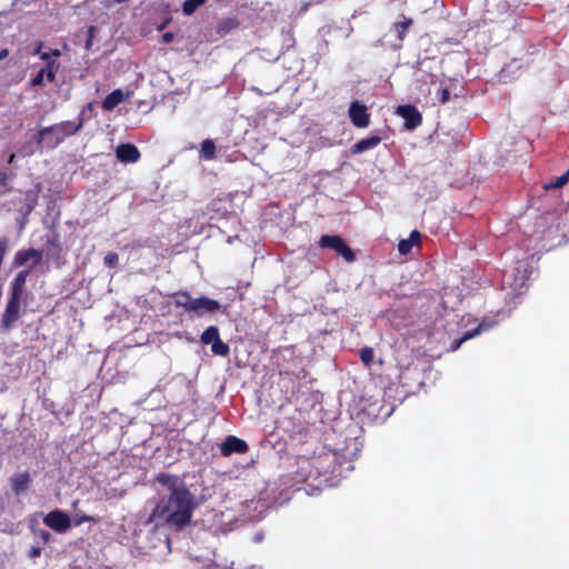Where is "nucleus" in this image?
Instances as JSON below:
<instances>
[{"label":"nucleus","instance_id":"1","mask_svg":"<svg viewBox=\"0 0 569 569\" xmlns=\"http://www.w3.org/2000/svg\"><path fill=\"white\" fill-rule=\"evenodd\" d=\"M156 481L167 488L168 495L159 499L147 522L181 531L191 523L193 511L198 508L196 496L176 475L158 473Z\"/></svg>","mask_w":569,"mask_h":569},{"label":"nucleus","instance_id":"18","mask_svg":"<svg viewBox=\"0 0 569 569\" xmlns=\"http://www.w3.org/2000/svg\"><path fill=\"white\" fill-rule=\"evenodd\" d=\"M200 157L204 160H212L216 157V144L213 140L207 139L201 143Z\"/></svg>","mask_w":569,"mask_h":569},{"label":"nucleus","instance_id":"13","mask_svg":"<svg viewBox=\"0 0 569 569\" xmlns=\"http://www.w3.org/2000/svg\"><path fill=\"white\" fill-rule=\"evenodd\" d=\"M30 482H31V477H30V473L27 471L14 475L10 479L11 489L14 492V495H17V496L24 492L29 488Z\"/></svg>","mask_w":569,"mask_h":569},{"label":"nucleus","instance_id":"20","mask_svg":"<svg viewBox=\"0 0 569 569\" xmlns=\"http://www.w3.org/2000/svg\"><path fill=\"white\" fill-rule=\"evenodd\" d=\"M569 181V169L556 180L546 182L543 184L545 190L562 188Z\"/></svg>","mask_w":569,"mask_h":569},{"label":"nucleus","instance_id":"21","mask_svg":"<svg viewBox=\"0 0 569 569\" xmlns=\"http://www.w3.org/2000/svg\"><path fill=\"white\" fill-rule=\"evenodd\" d=\"M211 351L216 356L227 357L230 353L228 343L223 342L220 338L211 345Z\"/></svg>","mask_w":569,"mask_h":569},{"label":"nucleus","instance_id":"37","mask_svg":"<svg viewBox=\"0 0 569 569\" xmlns=\"http://www.w3.org/2000/svg\"><path fill=\"white\" fill-rule=\"evenodd\" d=\"M48 243H52L53 246H57L56 241H48Z\"/></svg>","mask_w":569,"mask_h":569},{"label":"nucleus","instance_id":"35","mask_svg":"<svg viewBox=\"0 0 569 569\" xmlns=\"http://www.w3.org/2000/svg\"><path fill=\"white\" fill-rule=\"evenodd\" d=\"M41 47H42V44L40 43V44L38 46V48L34 50V53H40V49H41Z\"/></svg>","mask_w":569,"mask_h":569},{"label":"nucleus","instance_id":"4","mask_svg":"<svg viewBox=\"0 0 569 569\" xmlns=\"http://www.w3.org/2000/svg\"><path fill=\"white\" fill-rule=\"evenodd\" d=\"M170 297L174 307L183 308L186 312H192L197 316H202L204 312H214L220 308L217 300L208 297L192 298L188 291H177Z\"/></svg>","mask_w":569,"mask_h":569},{"label":"nucleus","instance_id":"10","mask_svg":"<svg viewBox=\"0 0 569 569\" xmlns=\"http://www.w3.org/2000/svg\"><path fill=\"white\" fill-rule=\"evenodd\" d=\"M116 156L123 163H134L141 158L139 149L132 143L119 144L116 149Z\"/></svg>","mask_w":569,"mask_h":569},{"label":"nucleus","instance_id":"5","mask_svg":"<svg viewBox=\"0 0 569 569\" xmlns=\"http://www.w3.org/2000/svg\"><path fill=\"white\" fill-rule=\"evenodd\" d=\"M319 246L321 248H327L336 251L340 254L347 262H352L356 259L355 252L346 243V241L337 234H325L319 240Z\"/></svg>","mask_w":569,"mask_h":569},{"label":"nucleus","instance_id":"26","mask_svg":"<svg viewBox=\"0 0 569 569\" xmlns=\"http://www.w3.org/2000/svg\"><path fill=\"white\" fill-rule=\"evenodd\" d=\"M92 521H94V518H93V517L88 516V515H86V513H79V512H77V513H76V518H74V520H73V523H74V526H80V525H82V523H84V522H92Z\"/></svg>","mask_w":569,"mask_h":569},{"label":"nucleus","instance_id":"27","mask_svg":"<svg viewBox=\"0 0 569 569\" xmlns=\"http://www.w3.org/2000/svg\"><path fill=\"white\" fill-rule=\"evenodd\" d=\"M47 69H40L37 74L31 79V86H43L44 73Z\"/></svg>","mask_w":569,"mask_h":569},{"label":"nucleus","instance_id":"32","mask_svg":"<svg viewBox=\"0 0 569 569\" xmlns=\"http://www.w3.org/2000/svg\"><path fill=\"white\" fill-rule=\"evenodd\" d=\"M174 36L172 32H166L162 34V41L164 43H170L173 40Z\"/></svg>","mask_w":569,"mask_h":569},{"label":"nucleus","instance_id":"7","mask_svg":"<svg viewBox=\"0 0 569 569\" xmlns=\"http://www.w3.org/2000/svg\"><path fill=\"white\" fill-rule=\"evenodd\" d=\"M351 123L357 128H367L370 124V114L366 104L361 101H352L348 110Z\"/></svg>","mask_w":569,"mask_h":569},{"label":"nucleus","instance_id":"29","mask_svg":"<svg viewBox=\"0 0 569 569\" xmlns=\"http://www.w3.org/2000/svg\"><path fill=\"white\" fill-rule=\"evenodd\" d=\"M450 99V90L448 88H442L439 90V101L441 103L448 102Z\"/></svg>","mask_w":569,"mask_h":569},{"label":"nucleus","instance_id":"33","mask_svg":"<svg viewBox=\"0 0 569 569\" xmlns=\"http://www.w3.org/2000/svg\"><path fill=\"white\" fill-rule=\"evenodd\" d=\"M9 56V50L7 48L0 51V60L6 59Z\"/></svg>","mask_w":569,"mask_h":569},{"label":"nucleus","instance_id":"3","mask_svg":"<svg viewBox=\"0 0 569 569\" xmlns=\"http://www.w3.org/2000/svg\"><path fill=\"white\" fill-rule=\"evenodd\" d=\"M83 126V119L79 117L78 122L61 121L52 126L42 128L38 131L36 142L42 149L43 147L53 149L59 146L64 138L76 134L81 130Z\"/></svg>","mask_w":569,"mask_h":569},{"label":"nucleus","instance_id":"31","mask_svg":"<svg viewBox=\"0 0 569 569\" xmlns=\"http://www.w3.org/2000/svg\"><path fill=\"white\" fill-rule=\"evenodd\" d=\"M39 536L43 540V542H46V543L49 542L50 539H51V533L49 531H47V530H43V529L39 531Z\"/></svg>","mask_w":569,"mask_h":569},{"label":"nucleus","instance_id":"9","mask_svg":"<svg viewBox=\"0 0 569 569\" xmlns=\"http://www.w3.org/2000/svg\"><path fill=\"white\" fill-rule=\"evenodd\" d=\"M397 114L405 120V127L413 130L422 123V114L412 104H402L397 108Z\"/></svg>","mask_w":569,"mask_h":569},{"label":"nucleus","instance_id":"30","mask_svg":"<svg viewBox=\"0 0 569 569\" xmlns=\"http://www.w3.org/2000/svg\"><path fill=\"white\" fill-rule=\"evenodd\" d=\"M420 239H421V234L418 230H413L411 231L408 240L412 243V244H418L420 242Z\"/></svg>","mask_w":569,"mask_h":569},{"label":"nucleus","instance_id":"17","mask_svg":"<svg viewBox=\"0 0 569 569\" xmlns=\"http://www.w3.org/2000/svg\"><path fill=\"white\" fill-rule=\"evenodd\" d=\"M402 19H403L402 21L396 22L393 24V29H395L397 37L400 41L405 40L408 29L413 23L412 19H410V18L402 16Z\"/></svg>","mask_w":569,"mask_h":569},{"label":"nucleus","instance_id":"16","mask_svg":"<svg viewBox=\"0 0 569 569\" xmlns=\"http://www.w3.org/2000/svg\"><path fill=\"white\" fill-rule=\"evenodd\" d=\"M219 338V328L217 326H210L201 333L200 341L203 345H212Z\"/></svg>","mask_w":569,"mask_h":569},{"label":"nucleus","instance_id":"22","mask_svg":"<svg viewBox=\"0 0 569 569\" xmlns=\"http://www.w3.org/2000/svg\"><path fill=\"white\" fill-rule=\"evenodd\" d=\"M58 63L56 61H49L47 66L43 69H47L44 77L47 78L48 82H53L56 79V71L58 70Z\"/></svg>","mask_w":569,"mask_h":569},{"label":"nucleus","instance_id":"12","mask_svg":"<svg viewBox=\"0 0 569 569\" xmlns=\"http://www.w3.org/2000/svg\"><path fill=\"white\" fill-rule=\"evenodd\" d=\"M130 96V92H128L127 94L123 93V91L121 89H114L113 91H111L103 100H102V103H101V107L103 110L106 111H111L113 110L118 104H120L122 101H124L126 99H128Z\"/></svg>","mask_w":569,"mask_h":569},{"label":"nucleus","instance_id":"19","mask_svg":"<svg viewBox=\"0 0 569 569\" xmlns=\"http://www.w3.org/2000/svg\"><path fill=\"white\" fill-rule=\"evenodd\" d=\"M207 0H186L182 3V12L184 16H191L196 12V10L203 6Z\"/></svg>","mask_w":569,"mask_h":569},{"label":"nucleus","instance_id":"15","mask_svg":"<svg viewBox=\"0 0 569 569\" xmlns=\"http://www.w3.org/2000/svg\"><path fill=\"white\" fill-rule=\"evenodd\" d=\"M492 326H493V322H487L486 320H483L482 322L479 323V326L476 329L466 331L463 333V336L455 342L452 349L453 350L458 349L462 345V342L476 337L477 335H479L482 331L490 329Z\"/></svg>","mask_w":569,"mask_h":569},{"label":"nucleus","instance_id":"38","mask_svg":"<svg viewBox=\"0 0 569 569\" xmlns=\"http://www.w3.org/2000/svg\"><path fill=\"white\" fill-rule=\"evenodd\" d=\"M90 44H91V40H89V41L87 42V48H89V47H90Z\"/></svg>","mask_w":569,"mask_h":569},{"label":"nucleus","instance_id":"14","mask_svg":"<svg viewBox=\"0 0 569 569\" xmlns=\"http://www.w3.org/2000/svg\"><path fill=\"white\" fill-rule=\"evenodd\" d=\"M239 26H240V22L236 17H228V18L221 19L218 22L216 31L220 37H224L227 34H229L230 32L234 31L236 29H238Z\"/></svg>","mask_w":569,"mask_h":569},{"label":"nucleus","instance_id":"36","mask_svg":"<svg viewBox=\"0 0 569 569\" xmlns=\"http://www.w3.org/2000/svg\"><path fill=\"white\" fill-rule=\"evenodd\" d=\"M33 553H34V555H39V549H34V550H33Z\"/></svg>","mask_w":569,"mask_h":569},{"label":"nucleus","instance_id":"8","mask_svg":"<svg viewBox=\"0 0 569 569\" xmlns=\"http://www.w3.org/2000/svg\"><path fill=\"white\" fill-rule=\"evenodd\" d=\"M249 450V445L241 438L236 436H227L220 445V453L222 457H230L233 453L243 455Z\"/></svg>","mask_w":569,"mask_h":569},{"label":"nucleus","instance_id":"34","mask_svg":"<svg viewBox=\"0 0 569 569\" xmlns=\"http://www.w3.org/2000/svg\"><path fill=\"white\" fill-rule=\"evenodd\" d=\"M14 159H16V154H10L9 159H8V163L9 164H12L14 162Z\"/></svg>","mask_w":569,"mask_h":569},{"label":"nucleus","instance_id":"24","mask_svg":"<svg viewBox=\"0 0 569 569\" xmlns=\"http://www.w3.org/2000/svg\"><path fill=\"white\" fill-rule=\"evenodd\" d=\"M360 359L366 365L369 366L373 360V350L370 347H365L360 351Z\"/></svg>","mask_w":569,"mask_h":569},{"label":"nucleus","instance_id":"11","mask_svg":"<svg viewBox=\"0 0 569 569\" xmlns=\"http://www.w3.org/2000/svg\"><path fill=\"white\" fill-rule=\"evenodd\" d=\"M381 137L377 136V134H370L369 137L365 138V139H361L359 141H357L351 148H350V152L352 154H359V153H362L365 151H368L370 149H373L376 148L377 146H379V143L381 142Z\"/></svg>","mask_w":569,"mask_h":569},{"label":"nucleus","instance_id":"28","mask_svg":"<svg viewBox=\"0 0 569 569\" xmlns=\"http://www.w3.org/2000/svg\"><path fill=\"white\" fill-rule=\"evenodd\" d=\"M60 56H61L60 50L54 49V50H51L50 52H42L40 57H41V59H42L43 61H47V63H49V61H53V60L51 59L52 57H57V58H58V57H60Z\"/></svg>","mask_w":569,"mask_h":569},{"label":"nucleus","instance_id":"2","mask_svg":"<svg viewBox=\"0 0 569 569\" xmlns=\"http://www.w3.org/2000/svg\"><path fill=\"white\" fill-rule=\"evenodd\" d=\"M42 252L38 249H21L13 257L12 266L20 268L31 262L30 268L20 270L10 283L9 298L1 317V326L10 330L20 317L21 305L27 296V279L32 268L42 261Z\"/></svg>","mask_w":569,"mask_h":569},{"label":"nucleus","instance_id":"6","mask_svg":"<svg viewBox=\"0 0 569 569\" xmlns=\"http://www.w3.org/2000/svg\"><path fill=\"white\" fill-rule=\"evenodd\" d=\"M43 522L47 527L59 533L66 532L71 528L70 517L67 512L60 509H56L47 513L43 518Z\"/></svg>","mask_w":569,"mask_h":569},{"label":"nucleus","instance_id":"23","mask_svg":"<svg viewBox=\"0 0 569 569\" xmlns=\"http://www.w3.org/2000/svg\"><path fill=\"white\" fill-rule=\"evenodd\" d=\"M119 262V256L117 252H108L103 258V263L108 268H114Z\"/></svg>","mask_w":569,"mask_h":569},{"label":"nucleus","instance_id":"25","mask_svg":"<svg viewBox=\"0 0 569 569\" xmlns=\"http://www.w3.org/2000/svg\"><path fill=\"white\" fill-rule=\"evenodd\" d=\"M413 244L408 239H402L398 243V251L401 254H407L411 251Z\"/></svg>","mask_w":569,"mask_h":569}]
</instances>
